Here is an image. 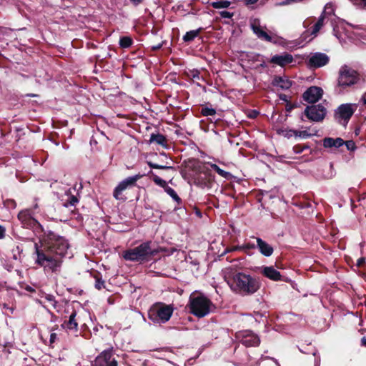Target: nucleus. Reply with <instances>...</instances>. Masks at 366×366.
Segmentation results:
<instances>
[{"label": "nucleus", "instance_id": "nucleus-1", "mask_svg": "<svg viewBox=\"0 0 366 366\" xmlns=\"http://www.w3.org/2000/svg\"><path fill=\"white\" fill-rule=\"evenodd\" d=\"M68 248L69 243L64 237L56 235L51 230H47L41 245L35 244V263L42 267L45 272H58Z\"/></svg>", "mask_w": 366, "mask_h": 366}, {"label": "nucleus", "instance_id": "nucleus-2", "mask_svg": "<svg viewBox=\"0 0 366 366\" xmlns=\"http://www.w3.org/2000/svg\"><path fill=\"white\" fill-rule=\"evenodd\" d=\"M224 277L232 291L240 295H252L260 288L259 281L244 272L230 270L225 272Z\"/></svg>", "mask_w": 366, "mask_h": 366}, {"label": "nucleus", "instance_id": "nucleus-3", "mask_svg": "<svg viewBox=\"0 0 366 366\" xmlns=\"http://www.w3.org/2000/svg\"><path fill=\"white\" fill-rule=\"evenodd\" d=\"M190 312L201 318L209 315L214 306L209 299L202 295H192L189 297Z\"/></svg>", "mask_w": 366, "mask_h": 366}, {"label": "nucleus", "instance_id": "nucleus-4", "mask_svg": "<svg viewBox=\"0 0 366 366\" xmlns=\"http://www.w3.org/2000/svg\"><path fill=\"white\" fill-rule=\"evenodd\" d=\"M174 312L172 305L158 303L148 311V317L156 324H164L169 320Z\"/></svg>", "mask_w": 366, "mask_h": 366}, {"label": "nucleus", "instance_id": "nucleus-5", "mask_svg": "<svg viewBox=\"0 0 366 366\" xmlns=\"http://www.w3.org/2000/svg\"><path fill=\"white\" fill-rule=\"evenodd\" d=\"M152 253L153 251L150 247V242H147L137 247L125 251L123 254V257L129 261H142Z\"/></svg>", "mask_w": 366, "mask_h": 366}, {"label": "nucleus", "instance_id": "nucleus-6", "mask_svg": "<svg viewBox=\"0 0 366 366\" xmlns=\"http://www.w3.org/2000/svg\"><path fill=\"white\" fill-rule=\"evenodd\" d=\"M142 177V174H138L132 177H129L121 181L114 189V197L117 200L124 201L126 197H123V192L127 189L134 187L137 184V182Z\"/></svg>", "mask_w": 366, "mask_h": 366}, {"label": "nucleus", "instance_id": "nucleus-7", "mask_svg": "<svg viewBox=\"0 0 366 366\" xmlns=\"http://www.w3.org/2000/svg\"><path fill=\"white\" fill-rule=\"evenodd\" d=\"M358 80L355 70L347 65L342 66L339 71L338 84L340 86H349L355 84Z\"/></svg>", "mask_w": 366, "mask_h": 366}, {"label": "nucleus", "instance_id": "nucleus-8", "mask_svg": "<svg viewBox=\"0 0 366 366\" xmlns=\"http://www.w3.org/2000/svg\"><path fill=\"white\" fill-rule=\"evenodd\" d=\"M357 109L356 104H341L335 111V118L340 124L346 125Z\"/></svg>", "mask_w": 366, "mask_h": 366}, {"label": "nucleus", "instance_id": "nucleus-9", "mask_svg": "<svg viewBox=\"0 0 366 366\" xmlns=\"http://www.w3.org/2000/svg\"><path fill=\"white\" fill-rule=\"evenodd\" d=\"M305 114L312 122H321L326 115V109L322 104L307 106Z\"/></svg>", "mask_w": 366, "mask_h": 366}, {"label": "nucleus", "instance_id": "nucleus-10", "mask_svg": "<svg viewBox=\"0 0 366 366\" xmlns=\"http://www.w3.org/2000/svg\"><path fill=\"white\" fill-rule=\"evenodd\" d=\"M237 338L246 347H256L260 343L259 337L250 330L237 332Z\"/></svg>", "mask_w": 366, "mask_h": 366}, {"label": "nucleus", "instance_id": "nucleus-11", "mask_svg": "<svg viewBox=\"0 0 366 366\" xmlns=\"http://www.w3.org/2000/svg\"><path fill=\"white\" fill-rule=\"evenodd\" d=\"M94 366H117L114 359H112V350L103 351L95 360Z\"/></svg>", "mask_w": 366, "mask_h": 366}, {"label": "nucleus", "instance_id": "nucleus-12", "mask_svg": "<svg viewBox=\"0 0 366 366\" xmlns=\"http://www.w3.org/2000/svg\"><path fill=\"white\" fill-rule=\"evenodd\" d=\"M18 218L21 222L23 227L38 229L41 227L40 224L31 217L30 212L28 209L19 212Z\"/></svg>", "mask_w": 366, "mask_h": 366}, {"label": "nucleus", "instance_id": "nucleus-13", "mask_svg": "<svg viewBox=\"0 0 366 366\" xmlns=\"http://www.w3.org/2000/svg\"><path fill=\"white\" fill-rule=\"evenodd\" d=\"M329 61V57L323 53L312 54L308 60V65L310 67L318 68L326 65Z\"/></svg>", "mask_w": 366, "mask_h": 366}, {"label": "nucleus", "instance_id": "nucleus-14", "mask_svg": "<svg viewBox=\"0 0 366 366\" xmlns=\"http://www.w3.org/2000/svg\"><path fill=\"white\" fill-rule=\"evenodd\" d=\"M250 26L252 30L259 39L269 42L272 41V36L265 31V27L260 25L259 19H254Z\"/></svg>", "mask_w": 366, "mask_h": 366}, {"label": "nucleus", "instance_id": "nucleus-15", "mask_svg": "<svg viewBox=\"0 0 366 366\" xmlns=\"http://www.w3.org/2000/svg\"><path fill=\"white\" fill-rule=\"evenodd\" d=\"M322 94L323 91L320 87L311 86L303 94V98L309 103H315L322 97Z\"/></svg>", "mask_w": 366, "mask_h": 366}, {"label": "nucleus", "instance_id": "nucleus-16", "mask_svg": "<svg viewBox=\"0 0 366 366\" xmlns=\"http://www.w3.org/2000/svg\"><path fill=\"white\" fill-rule=\"evenodd\" d=\"M293 61V56L288 54L284 53L280 55H274L272 57L270 62L277 64L280 66H285Z\"/></svg>", "mask_w": 366, "mask_h": 366}, {"label": "nucleus", "instance_id": "nucleus-17", "mask_svg": "<svg viewBox=\"0 0 366 366\" xmlns=\"http://www.w3.org/2000/svg\"><path fill=\"white\" fill-rule=\"evenodd\" d=\"M261 273L264 277L272 281L281 280L282 275L280 272L272 266L262 267L261 269Z\"/></svg>", "mask_w": 366, "mask_h": 366}, {"label": "nucleus", "instance_id": "nucleus-18", "mask_svg": "<svg viewBox=\"0 0 366 366\" xmlns=\"http://www.w3.org/2000/svg\"><path fill=\"white\" fill-rule=\"evenodd\" d=\"M256 242L257 247H258L261 254L266 257H269L272 254L274 249L271 245L260 238H256Z\"/></svg>", "mask_w": 366, "mask_h": 366}, {"label": "nucleus", "instance_id": "nucleus-19", "mask_svg": "<svg viewBox=\"0 0 366 366\" xmlns=\"http://www.w3.org/2000/svg\"><path fill=\"white\" fill-rule=\"evenodd\" d=\"M76 312L74 311L69 316V320L62 324V327L67 330L76 332L78 330V322L76 320Z\"/></svg>", "mask_w": 366, "mask_h": 366}, {"label": "nucleus", "instance_id": "nucleus-20", "mask_svg": "<svg viewBox=\"0 0 366 366\" xmlns=\"http://www.w3.org/2000/svg\"><path fill=\"white\" fill-rule=\"evenodd\" d=\"M272 84L282 89H288L292 86V81L286 76H276L272 81Z\"/></svg>", "mask_w": 366, "mask_h": 366}, {"label": "nucleus", "instance_id": "nucleus-21", "mask_svg": "<svg viewBox=\"0 0 366 366\" xmlns=\"http://www.w3.org/2000/svg\"><path fill=\"white\" fill-rule=\"evenodd\" d=\"M344 141L341 138H325L324 139L323 145L325 147H335L339 148L342 145H343Z\"/></svg>", "mask_w": 366, "mask_h": 366}, {"label": "nucleus", "instance_id": "nucleus-22", "mask_svg": "<svg viewBox=\"0 0 366 366\" xmlns=\"http://www.w3.org/2000/svg\"><path fill=\"white\" fill-rule=\"evenodd\" d=\"M149 142L151 143H156L164 148L167 147V140L166 137L161 134H152Z\"/></svg>", "mask_w": 366, "mask_h": 366}, {"label": "nucleus", "instance_id": "nucleus-23", "mask_svg": "<svg viewBox=\"0 0 366 366\" xmlns=\"http://www.w3.org/2000/svg\"><path fill=\"white\" fill-rule=\"evenodd\" d=\"M230 5H231V1H227V0H219V1H212L211 3V6L214 9H217L228 8Z\"/></svg>", "mask_w": 366, "mask_h": 366}, {"label": "nucleus", "instance_id": "nucleus-24", "mask_svg": "<svg viewBox=\"0 0 366 366\" xmlns=\"http://www.w3.org/2000/svg\"><path fill=\"white\" fill-rule=\"evenodd\" d=\"M335 6L332 3H327L324 8V10L321 15H323L324 17L329 16L335 14Z\"/></svg>", "mask_w": 366, "mask_h": 366}, {"label": "nucleus", "instance_id": "nucleus-25", "mask_svg": "<svg viewBox=\"0 0 366 366\" xmlns=\"http://www.w3.org/2000/svg\"><path fill=\"white\" fill-rule=\"evenodd\" d=\"M209 165L211 168L214 169L219 176L225 179H229L231 177V174L229 172L220 169L219 167L217 166V164H209Z\"/></svg>", "mask_w": 366, "mask_h": 366}, {"label": "nucleus", "instance_id": "nucleus-26", "mask_svg": "<svg viewBox=\"0 0 366 366\" xmlns=\"http://www.w3.org/2000/svg\"><path fill=\"white\" fill-rule=\"evenodd\" d=\"M325 17L323 15H320L317 23L313 26L312 30V34L316 35L319 31L322 29L324 25Z\"/></svg>", "mask_w": 366, "mask_h": 366}, {"label": "nucleus", "instance_id": "nucleus-27", "mask_svg": "<svg viewBox=\"0 0 366 366\" xmlns=\"http://www.w3.org/2000/svg\"><path fill=\"white\" fill-rule=\"evenodd\" d=\"M133 40L130 36H122L119 39V46L122 48L127 49L132 46Z\"/></svg>", "mask_w": 366, "mask_h": 366}, {"label": "nucleus", "instance_id": "nucleus-28", "mask_svg": "<svg viewBox=\"0 0 366 366\" xmlns=\"http://www.w3.org/2000/svg\"><path fill=\"white\" fill-rule=\"evenodd\" d=\"M199 29L197 30H192L185 34L183 36V40L184 41H191L194 39L199 34Z\"/></svg>", "mask_w": 366, "mask_h": 366}, {"label": "nucleus", "instance_id": "nucleus-29", "mask_svg": "<svg viewBox=\"0 0 366 366\" xmlns=\"http://www.w3.org/2000/svg\"><path fill=\"white\" fill-rule=\"evenodd\" d=\"M164 191L178 204L181 202V199L177 195L176 192L170 187H166Z\"/></svg>", "mask_w": 366, "mask_h": 366}, {"label": "nucleus", "instance_id": "nucleus-30", "mask_svg": "<svg viewBox=\"0 0 366 366\" xmlns=\"http://www.w3.org/2000/svg\"><path fill=\"white\" fill-rule=\"evenodd\" d=\"M153 181L156 184L163 187L164 189L168 187L167 182L157 175L153 177Z\"/></svg>", "mask_w": 366, "mask_h": 366}, {"label": "nucleus", "instance_id": "nucleus-31", "mask_svg": "<svg viewBox=\"0 0 366 366\" xmlns=\"http://www.w3.org/2000/svg\"><path fill=\"white\" fill-rule=\"evenodd\" d=\"M282 134L287 137V138H290L293 136L297 137V130H295V129H286V130H282Z\"/></svg>", "mask_w": 366, "mask_h": 366}, {"label": "nucleus", "instance_id": "nucleus-32", "mask_svg": "<svg viewBox=\"0 0 366 366\" xmlns=\"http://www.w3.org/2000/svg\"><path fill=\"white\" fill-rule=\"evenodd\" d=\"M201 113L203 116H206V117L213 116L216 114V111H215V109H214L212 108L205 107V108L202 109Z\"/></svg>", "mask_w": 366, "mask_h": 366}, {"label": "nucleus", "instance_id": "nucleus-33", "mask_svg": "<svg viewBox=\"0 0 366 366\" xmlns=\"http://www.w3.org/2000/svg\"><path fill=\"white\" fill-rule=\"evenodd\" d=\"M45 299L49 302L54 309H57V302L55 300L54 296L50 294H46Z\"/></svg>", "mask_w": 366, "mask_h": 366}, {"label": "nucleus", "instance_id": "nucleus-34", "mask_svg": "<svg viewBox=\"0 0 366 366\" xmlns=\"http://www.w3.org/2000/svg\"><path fill=\"white\" fill-rule=\"evenodd\" d=\"M96 282H95V287L97 290H101L103 287H104V281L102 280V278L95 277Z\"/></svg>", "mask_w": 366, "mask_h": 366}, {"label": "nucleus", "instance_id": "nucleus-35", "mask_svg": "<svg viewBox=\"0 0 366 366\" xmlns=\"http://www.w3.org/2000/svg\"><path fill=\"white\" fill-rule=\"evenodd\" d=\"M148 165L149 166V167L153 169H167L171 168L170 167L159 165L151 162H148Z\"/></svg>", "mask_w": 366, "mask_h": 366}, {"label": "nucleus", "instance_id": "nucleus-36", "mask_svg": "<svg viewBox=\"0 0 366 366\" xmlns=\"http://www.w3.org/2000/svg\"><path fill=\"white\" fill-rule=\"evenodd\" d=\"M308 146H300V145H296L294 147L293 150L295 153L300 154L301 153L304 149H308Z\"/></svg>", "mask_w": 366, "mask_h": 366}, {"label": "nucleus", "instance_id": "nucleus-37", "mask_svg": "<svg viewBox=\"0 0 366 366\" xmlns=\"http://www.w3.org/2000/svg\"><path fill=\"white\" fill-rule=\"evenodd\" d=\"M310 137H311V134H309L306 130L297 131V137L305 139Z\"/></svg>", "mask_w": 366, "mask_h": 366}, {"label": "nucleus", "instance_id": "nucleus-38", "mask_svg": "<svg viewBox=\"0 0 366 366\" xmlns=\"http://www.w3.org/2000/svg\"><path fill=\"white\" fill-rule=\"evenodd\" d=\"M219 14H220L221 17L227 18V19H230L233 16L232 13H230V12L227 11H220Z\"/></svg>", "mask_w": 366, "mask_h": 366}, {"label": "nucleus", "instance_id": "nucleus-39", "mask_svg": "<svg viewBox=\"0 0 366 366\" xmlns=\"http://www.w3.org/2000/svg\"><path fill=\"white\" fill-rule=\"evenodd\" d=\"M354 4L366 6V0H351Z\"/></svg>", "mask_w": 366, "mask_h": 366}, {"label": "nucleus", "instance_id": "nucleus-40", "mask_svg": "<svg viewBox=\"0 0 366 366\" xmlns=\"http://www.w3.org/2000/svg\"><path fill=\"white\" fill-rule=\"evenodd\" d=\"M292 3H294L293 0H285V1H282V2L278 3L277 5H278V6H285V5H289V4H292Z\"/></svg>", "mask_w": 366, "mask_h": 366}, {"label": "nucleus", "instance_id": "nucleus-41", "mask_svg": "<svg viewBox=\"0 0 366 366\" xmlns=\"http://www.w3.org/2000/svg\"><path fill=\"white\" fill-rule=\"evenodd\" d=\"M77 202H78V199L74 196H71L70 197L69 204L74 205Z\"/></svg>", "mask_w": 366, "mask_h": 366}, {"label": "nucleus", "instance_id": "nucleus-42", "mask_svg": "<svg viewBox=\"0 0 366 366\" xmlns=\"http://www.w3.org/2000/svg\"><path fill=\"white\" fill-rule=\"evenodd\" d=\"M194 212L195 215H196L197 217H199V218H201V217H202V212H201V211H200L198 208L194 207Z\"/></svg>", "mask_w": 366, "mask_h": 366}, {"label": "nucleus", "instance_id": "nucleus-43", "mask_svg": "<svg viewBox=\"0 0 366 366\" xmlns=\"http://www.w3.org/2000/svg\"><path fill=\"white\" fill-rule=\"evenodd\" d=\"M259 0H244V4L247 6L256 4Z\"/></svg>", "mask_w": 366, "mask_h": 366}, {"label": "nucleus", "instance_id": "nucleus-44", "mask_svg": "<svg viewBox=\"0 0 366 366\" xmlns=\"http://www.w3.org/2000/svg\"><path fill=\"white\" fill-rule=\"evenodd\" d=\"M56 337H57V335L56 333H51L50 335V342L54 343L56 339Z\"/></svg>", "mask_w": 366, "mask_h": 366}, {"label": "nucleus", "instance_id": "nucleus-45", "mask_svg": "<svg viewBox=\"0 0 366 366\" xmlns=\"http://www.w3.org/2000/svg\"><path fill=\"white\" fill-rule=\"evenodd\" d=\"M130 1H131V2H132L134 5L137 6V5H139V4H142V3H143L144 0H130Z\"/></svg>", "mask_w": 366, "mask_h": 366}, {"label": "nucleus", "instance_id": "nucleus-46", "mask_svg": "<svg viewBox=\"0 0 366 366\" xmlns=\"http://www.w3.org/2000/svg\"><path fill=\"white\" fill-rule=\"evenodd\" d=\"M364 262H365V259L364 258H360L357 260V266L361 267L364 264Z\"/></svg>", "mask_w": 366, "mask_h": 366}, {"label": "nucleus", "instance_id": "nucleus-47", "mask_svg": "<svg viewBox=\"0 0 366 366\" xmlns=\"http://www.w3.org/2000/svg\"><path fill=\"white\" fill-rule=\"evenodd\" d=\"M361 101L362 102L363 104H366V93L362 97Z\"/></svg>", "mask_w": 366, "mask_h": 366}, {"label": "nucleus", "instance_id": "nucleus-48", "mask_svg": "<svg viewBox=\"0 0 366 366\" xmlns=\"http://www.w3.org/2000/svg\"><path fill=\"white\" fill-rule=\"evenodd\" d=\"M361 342L362 345L366 346V337L362 338Z\"/></svg>", "mask_w": 366, "mask_h": 366}, {"label": "nucleus", "instance_id": "nucleus-49", "mask_svg": "<svg viewBox=\"0 0 366 366\" xmlns=\"http://www.w3.org/2000/svg\"><path fill=\"white\" fill-rule=\"evenodd\" d=\"M4 237V230H0V239Z\"/></svg>", "mask_w": 366, "mask_h": 366}, {"label": "nucleus", "instance_id": "nucleus-50", "mask_svg": "<svg viewBox=\"0 0 366 366\" xmlns=\"http://www.w3.org/2000/svg\"><path fill=\"white\" fill-rule=\"evenodd\" d=\"M350 144H351V142H347V147H348L349 149H350V147H351V145H350Z\"/></svg>", "mask_w": 366, "mask_h": 366}, {"label": "nucleus", "instance_id": "nucleus-51", "mask_svg": "<svg viewBox=\"0 0 366 366\" xmlns=\"http://www.w3.org/2000/svg\"><path fill=\"white\" fill-rule=\"evenodd\" d=\"M350 144H351V142H347V147H348L349 149H350V147H351V145H350Z\"/></svg>", "mask_w": 366, "mask_h": 366}, {"label": "nucleus", "instance_id": "nucleus-52", "mask_svg": "<svg viewBox=\"0 0 366 366\" xmlns=\"http://www.w3.org/2000/svg\"><path fill=\"white\" fill-rule=\"evenodd\" d=\"M14 258L15 259H17V257H16V255H14Z\"/></svg>", "mask_w": 366, "mask_h": 366}, {"label": "nucleus", "instance_id": "nucleus-53", "mask_svg": "<svg viewBox=\"0 0 366 366\" xmlns=\"http://www.w3.org/2000/svg\"><path fill=\"white\" fill-rule=\"evenodd\" d=\"M0 229H4V227L0 225Z\"/></svg>", "mask_w": 366, "mask_h": 366}]
</instances>
